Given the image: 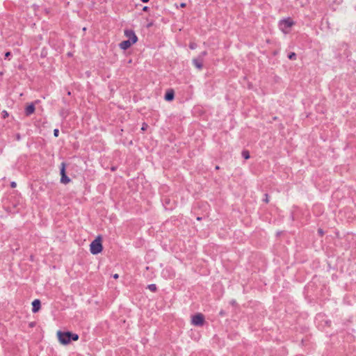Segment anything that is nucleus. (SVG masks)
Returning <instances> with one entry per match:
<instances>
[{"label":"nucleus","instance_id":"nucleus-1","mask_svg":"<svg viewBox=\"0 0 356 356\" xmlns=\"http://www.w3.org/2000/svg\"><path fill=\"white\" fill-rule=\"evenodd\" d=\"M57 337L59 342L63 345H67L70 343L71 340L77 341L79 339L78 334H73L70 332H63L61 331H58Z\"/></svg>","mask_w":356,"mask_h":356},{"label":"nucleus","instance_id":"nucleus-2","mask_svg":"<svg viewBox=\"0 0 356 356\" xmlns=\"http://www.w3.org/2000/svg\"><path fill=\"white\" fill-rule=\"evenodd\" d=\"M294 24L295 22L291 17H287L279 21L278 27L283 33L288 34Z\"/></svg>","mask_w":356,"mask_h":356},{"label":"nucleus","instance_id":"nucleus-3","mask_svg":"<svg viewBox=\"0 0 356 356\" xmlns=\"http://www.w3.org/2000/svg\"><path fill=\"white\" fill-rule=\"evenodd\" d=\"M101 236H97L90 245V250L92 254H97L102 251Z\"/></svg>","mask_w":356,"mask_h":356},{"label":"nucleus","instance_id":"nucleus-4","mask_svg":"<svg viewBox=\"0 0 356 356\" xmlns=\"http://www.w3.org/2000/svg\"><path fill=\"white\" fill-rule=\"evenodd\" d=\"M204 323V317L202 314H197L192 316L191 323L195 326H202Z\"/></svg>","mask_w":356,"mask_h":356},{"label":"nucleus","instance_id":"nucleus-5","mask_svg":"<svg viewBox=\"0 0 356 356\" xmlns=\"http://www.w3.org/2000/svg\"><path fill=\"white\" fill-rule=\"evenodd\" d=\"M66 165L65 163H62L60 165V182L63 184H67L70 182V179L66 175L65 173Z\"/></svg>","mask_w":356,"mask_h":356},{"label":"nucleus","instance_id":"nucleus-6","mask_svg":"<svg viewBox=\"0 0 356 356\" xmlns=\"http://www.w3.org/2000/svg\"><path fill=\"white\" fill-rule=\"evenodd\" d=\"M124 35L132 43H136L138 41V38L132 30H125Z\"/></svg>","mask_w":356,"mask_h":356},{"label":"nucleus","instance_id":"nucleus-7","mask_svg":"<svg viewBox=\"0 0 356 356\" xmlns=\"http://www.w3.org/2000/svg\"><path fill=\"white\" fill-rule=\"evenodd\" d=\"M32 312L33 313L38 312L40 309V301L38 299L35 300L32 302Z\"/></svg>","mask_w":356,"mask_h":356},{"label":"nucleus","instance_id":"nucleus-8","mask_svg":"<svg viewBox=\"0 0 356 356\" xmlns=\"http://www.w3.org/2000/svg\"><path fill=\"white\" fill-rule=\"evenodd\" d=\"M133 44L134 43H132L131 41H130L129 40H127L122 41L120 44V47L122 49L126 50V49H129L131 47V45Z\"/></svg>","mask_w":356,"mask_h":356},{"label":"nucleus","instance_id":"nucleus-9","mask_svg":"<svg viewBox=\"0 0 356 356\" xmlns=\"http://www.w3.org/2000/svg\"><path fill=\"white\" fill-rule=\"evenodd\" d=\"M35 111V106L33 104H29L25 108V113L26 115H30Z\"/></svg>","mask_w":356,"mask_h":356},{"label":"nucleus","instance_id":"nucleus-10","mask_svg":"<svg viewBox=\"0 0 356 356\" xmlns=\"http://www.w3.org/2000/svg\"><path fill=\"white\" fill-rule=\"evenodd\" d=\"M193 63L195 65V67H197V69L201 70L202 68V61L199 60L198 59H193Z\"/></svg>","mask_w":356,"mask_h":356},{"label":"nucleus","instance_id":"nucleus-11","mask_svg":"<svg viewBox=\"0 0 356 356\" xmlns=\"http://www.w3.org/2000/svg\"><path fill=\"white\" fill-rule=\"evenodd\" d=\"M174 98V92L172 91L168 92L165 95V99L166 101H171Z\"/></svg>","mask_w":356,"mask_h":356},{"label":"nucleus","instance_id":"nucleus-12","mask_svg":"<svg viewBox=\"0 0 356 356\" xmlns=\"http://www.w3.org/2000/svg\"><path fill=\"white\" fill-rule=\"evenodd\" d=\"M242 155L245 159H248L250 158V154H249L248 151H243L242 152Z\"/></svg>","mask_w":356,"mask_h":356},{"label":"nucleus","instance_id":"nucleus-13","mask_svg":"<svg viewBox=\"0 0 356 356\" xmlns=\"http://www.w3.org/2000/svg\"><path fill=\"white\" fill-rule=\"evenodd\" d=\"M148 289H149L150 291H152L154 292V291H156V285H155V284H152L148 285Z\"/></svg>","mask_w":356,"mask_h":356},{"label":"nucleus","instance_id":"nucleus-14","mask_svg":"<svg viewBox=\"0 0 356 356\" xmlns=\"http://www.w3.org/2000/svg\"><path fill=\"white\" fill-rule=\"evenodd\" d=\"M196 47H197V44L195 42H191L189 44V47L191 49H195L196 48Z\"/></svg>","mask_w":356,"mask_h":356},{"label":"nucleus","instance_id":"nucleus-15","mask_svg":"<svg viewBox=\"0 0 356 356\" xmlns=\"http://www.w3.org/2000/svg\"><path fill=\"white\" fill-rule=\"evenodd\" d=\"M296 54L295 53H291L289 55V58L291 59V60H293V59H295L296 58Z\"/></svg>","mask_w":356,"mask_h":356},{"label":"nucleus","instance_id":"nucleus-16","mask_svg":"<svg viewBox=\"0 0 356 356\" xmlns=\"http://www.w3.org/2000/svg\"><path fill=\"white\" fill-rule=\"evenodd\" d=\"M58 134H59V131L58 129H55L54 130V135L55 137H58Z\"/></svg>","mask_w":356,"mask_h":356},{"label":"nucleus","instance_id":"nucleus-17","mask_svg":"<svg viewBox=\"0 0 356 356\" xmlns=\"http://www.w3.org/2000/svg\"><path fill=\"white\" fill-rule=\"evenodd\" d=\"M147 127H148L147 124L143 123L141 129L143 131H145V130H146L147 129Z\"/></svg>","mask_w":356,"mask_h":356},{"label":"nucleus","instance_id":"nucleus-18","mask_svg":"<svg viewBox=\"0 0 356 356\" xmlns=\"http://www.w3.org/2000/svg\"><path fill=\"white\" fill-rule=\"evenodd\" d=\"M2 115H3V118H7V117L8 116V112H7V111H3L2 112Z\"/></svg>","mask_w":356,"mask_h":356},{"label":"nucleus","instance_id":"nucleus-19","mask_svg":"<svg viewBox=\"0 0 356 356\" xmlns=\"http://www.w3.org/2000/svg\"><path fill=\"white\" fill-rule=\"evenodd\" d=\"M264 201H265L266 203H268V202L269 200H268V195H266V198H265Z\"/></svg>","mask_w":356,"mask_h":356},{"label":"nucleus","instance_id":"nucleus-20","mask_svg":"<svg viewBox=\"0 0 356 356\" xmlns=\"http://www.w3.org/2000/svg\"><path fill=\"white\" fill-rule=\"evenodd\" d=\"M113 277L114 279H118L119 277V275H118V274L115 273L113 275Z\"/></svg>","mask_w":356,"mask_h":356},{"label":"nucleus","instance_id":"nucleus-21","mask_svg":"<svg viewBox=\"0 0 356 356\" xmlns=\"http://www.w3.org/2000/svg\"><path fill=\"white\" fill-rule=\"evenodd\" d=\"M186 3H181L180 4V7H181V8H184V7H186Z\"/></svg>","mask_w":356,"mask_h":356},{"label":"nucleus","instance_id":"nucleus-22","mask_svg":"<svg viewBox=\"0 0 356 356\" xmlns=\"http://www.w3.org/2000/svg\"><path fill=\"white\" fill-rule=\"evenodd\" d=\"M16 186V183L15 182H12L11 183V187L12 188H15Z\"/></svg>","mask_w":356,"mask_h":356},{"label":"nucleus","instance_id":"nucleus-23","mask_svg":"<svg viewBox=\"0 0 356 356\" xmlns=\"http://www.w3.org/2000/svg\"><path fill=\"white\" fill-rule=\"evenodd\" d=\"M10 55V53L8 51V52L6 53L5 56L8 57Z\"/></svg>","mask_w":356,"mask_h":356},{"label":"nucleus","instance_id":"nucleus-24","mask_svg":"<svg viewBox=\"0 0 356 356\" xmlns=\"http://www.w3.org/2000/svg\"><path fill=\"white\" fill-rule=\"evenodd\" d=\"M143 10L144 11H147L148 10V7L147 6H145Z\"/></svg>","mask_w":356,"mask_h":356},{"label":"nucleus","instance_id":"nucleus-25","mask_svg":"<svg viewBox=\"0 0 356 356\" xmlns=\"http://www.w3.org/2000/svg\"><path fill=\"white\" fill-rule=\"evenodd\" d=\"M206 55H207V52H206V51H203V52L202 53V56H206Z\"/></svg>","mask_w":356,"mask_h":356},{"label":"nucleus","instance_id":"nucleus-26","mask_svg":"<svg viewBox=\"0 0 356 356\" xmlns=\"http://www.w3.org/2000/svg\"><path fill=\"white\" fill-rule=\"evenodd\" d=\"M318 232H319V234H320L321 235H322V234H323V231H322L321 229H319V230H318Z\"/></svg>","mask_w":356,"mask_h":356},{"label":"nucleus","instance_id":"nucleus-27","mask_svg":"<svg viewBox=\"0 0 356 356\" xmlns=\"http://www.w3.org/2000/svg\"><path fill=\"white\" fill-rule=\"evenodd\" d=\"M141 1H142L143 2H144V3H147V2H148L149 0H141Z\"/></svg>","mask_w":356,"mask_h":356}]
</instances>
